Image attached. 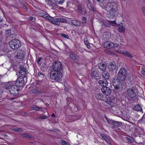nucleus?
Returning a JSON list of instances; mask_svg holds the SVG:
<instances>
[{
  "label": "nucleus",
  "mask_w": 145,
  "mask_h": 145,
  "mask_svg": "<svg viewBox=\"0 0 145 145\" xmlns=\"http://www.w3.org/2000/svg\"><path fill=\"white\" fill-rule=\"evenodd\" d=\"M78 11L80 13L82 12V8L81 6H79L78 7Z\"/></svg>",
  "instance_id": "44"
},
{
  "label": "nucleus",
  "mask_w": 145,
  "mask_h": 145,
  "mask_svg": "<svg viewBox=\"0 0 145 145\" xmlns=\"http://www.w3.org/2000/svg\"><path fill=\"white\" fill-rule=\"evenodd\" d=\"M98 67L100 69L103 71L106 68V64L105 62H103L99 63L98 64Z\"/></svg>",
  "instance_id": "12"
},
{
  "label": "nucleus",
  "mask_w": 145,
  "mask_h": 145,
  "mask_svg": "<svg viewBox=\"0 0 145 145\" xmlns=\"http://www.w3.org/2000/svg\"><path fill=\"white\" fill-rule=\"evenodd\" d=\"M61 143L63 145H70L68 143L65 141H62L61 142Z\"/></svg>",
  "instance_id": "39"
},
{
  "label": "nucleus",
  "mask_w": 145,
  "mask_h": 145,
  "mask_svg": "<svg viewBox=\"0 0 145 145\" xmlns=\"http://www.w3.org/2000/svg\"><path fill=\"white\" fill-rule=\"evenodd\" d=\"M106 86H102V88L101 89V91H106Z\"/></svg>",
  "instance_id": "50"
},
{
  "label": "nucleus",
  "mask_w": 145,
  "mask_h": 145,
  "mask_svg": "<svg viewBox=\"0 0 145 145\" xmlns=\"http://www.w3.org/2000/svg\"><path fill=\"white\" fill-rule=\"evenodd\" d=\"M53 71H52L61 72L62 69L61 63L59 61L55 62L53 65Z\"/></svg>",
  "instance_id": "7"
},
{
  "label": "nucleus",
  "mask_w": 145,
  "mask_h": 145,
  "mask_svg": "<svg viewBox=\"0 0 145 145\" xmlns=\"http://www.w3.org/2000/svg\"><path fill=\"white\" fill-rule=\"evenodd\" d=\"M40 92L41 91H33V93L38 94H40Z\"/></svg>",
  "instance_id": "52"
},
{
  "label": "nucleus",
  "mask_w": 145,
  "mask_h": 145,
  "mask_svg": "<svg viewBox=\"0 0 145 145\" xmlns=\"http://www.w3.org/2000/svg\"><path fill=\"white\" fill-rule=\"evenodd\" d=\"M113 125L112 128L114 131H116L117 130H119V127L122 125V123L120 122H117L114 121L113 123L112 124Z\"/></svg>",
  "instance_id": "9"
},
{
  "label": "nucleus",
  "mask_w": 145,
  "mask_h": 145,
  "mask_svg": "<svg viewBox=\"0 0 145 145\" xmlns=\"http://www.w3.org/2000/svg\"><path fill=\"white\" fill-rule=\"evenodd\" d=\"M24 52H18L16 55L17 57L19 59H22L24 56Z\"/></svg>",
  "instance_id": "21"
},
{
  "label": "nucleus",
  "mask_w": 145,
  "mask_h": 145,
  "mask_svg": "<svg viewBox=\"0 0 145 145\" xmlns=\"http://www.w3.org/2000/svg\"><path fill=\"white\" fill-rule=\"evenodd\" d=\"M127 76L126 70L123 68H121L118 73V77L119 78H122V80H123L126 78Z\"/></svg>",
  "instance_id": "8"
},
{
  "label": "nucleus",
  "mask_w": 145,
  "mask_h": 145,
  "mask_svg": "<svg viewBox=\"0 0 145 145\" xmlns=\"http://www.w3.org/2000/svg\"><path fill=\"white\" fill-rule=\"evenodd\" d=\"M103 8L111 15L110 16H108L109 17H112L117 11V5L115 3L108 1L103 5Z\"/></svg>",
  "instance_id": "3"
},
{
  "label": "nucleus",
  "mask_w": 145,
  "mask_h": 145,
  "mask_svg": "<svg viewBox=\"0 0 145 145\" xmlns=\"http://www.w3.org/2000/svg\"><path fill=\"white\" fill-rule=\"evenodd\" d=\"M9 46L12 49H16L20 46V41L18 39H13L9 42Z\"/></svg>",
  "instance_id": "6"
},
{
  "label": "nucleus",
  "mask_w": 145,
  "mask_h": 145,
  "mask_svg": "<svg viewBox=\"0 0 145 145\" xmlns=\"http://www.w3.org/2000/svg\"><path fill=\"white\" fill-rule=\"evenodd\" d=\"M128 120H130V119H129V118H127V122H129L131 123V122H130V121H129Z\"/></svg>",
  "instance_id": "60"
},
{
  "label": "nucleus",
  "mask_w": 145,
  "mask_h": 145,
  "mask_svg": "<svg viewBox=\"0 0 145 145\" xmlns=\"http://www.w3.org/2000/svg\"><path fill=\"white\" fill-rule=\"evenodd\" d=\"M65 1V0H54L55 2L59 5H62Z\"/></svg>",
  "instance_id": "26"
},
{
  "label": "nucleus",
  "mask_w": 145,
  "mask_h": 145,
  "mask_svg": "<svg viewBox=\"0 0 145 145\" xmlns=\"http://www.w3.org/2000/svg\"><path fill=\"white\" fill-rule=\"evenodd\" d=\"M133 57V55L127 52V57H129L130 58H132Z\"/></svg>",
  "instance_id": "40"
},
{
  "label": "nucleus",
  "mask_w": 145,
  "mask_h": 145,
  "mask_svg": "<svg viewBox=\"0 0 145 145\" xmlns=\"http://www.w3.org/2000/svg\"><path fill=\"white\" fill-rule=\"evenodd\" d=\"M45 2L48 5L52 6L53 7H56L57 5L54 2H53L52 0H45Z\"/></svg>",
  "instance_id": "15"
},
{
  "label": "nucleus",
  "mask_w": 145,
  "mask_h": 145,
  "mask_svg": "<svg viewBox=\"0 0 145 145\" xmlns=\"http://www.w3.org/2000/svg\"><path fill=\"white\" fill-rule=\"evenodd\" d=\"M20 72H21L22 71L23 72H24V73H26L27 70L26 68H24V67L22 66H21L20 68Z\"/></svg>",
  "instance_id": "30"
},
{
  "label": "nucleus",
  "mask_w": 145,
  "mask_h": 145,
  "mask_svg": "<svg viewBox=\"0 0 145 145\" xmlns=\"http://www.w3.org/2000/svg\"><path fill=\"white\" fill-rule=\"evenodd\" d=\"M99 75V72L96 70L92 72L91 73V76L93 78H95Z\"/></svg>",
  "instance_id": "16"
},
{
  "label": "nucleus",
  "mask_w": 145,
  "mask_h": 145,
  "mask_svg": "<svg viewBox=\"0 0 145 145\" xmlns=\"http://www.w3.org/2000/svg\"><path fill=\"white\" fill-rule=\"evenodd\" d=\"M110 110L111 112L114 114L115 115H117L119 111L118 109H117L116 108L115 106H112L111 107H110Z\"/></svg>",
  "instance_id": "13"
},
{
  "label": "nucleus",
  "mask_w": 145,
  "mask_h": 145,
  "mask_svg": "<svg viewBox=\"0 0 145 145\" xmlns=\"http://www.w3.org/2000/svg\"><path fill=\"white\" fill-rule=\"evenodd\" d=\"M96 97L98 99L102 100H103V95L102 94L99 93H97L96 95Z\"/></svg>",
  "instance_id": "23"
},
{
  "label": "nucleus",
  "mask_w": 145,
  "mask_h": 145,
  "mask_svg": "<svg viewBox=\"0 0 145 145\" xmlns=\"http://www.w3.org/2000/svg\"><path fill=\"white\" fill-rule=\"evenodd\" d=\"M86 18L84 17H83L82 19V22L83 25L86 26Z\"/></svg>",
  "instance_id": "28"
},
{
  "label": "nucleus",
  "mask_w": 145,
  "mask_h": 145,
  "mask_svg": "<svg viewBox=\"0 0 145 145\" xmlns=\"http://www.w3.org/2000/svg\"><path fill=\"white\" fill-rule=\"evenodd\" d=\"M13 131L17 132H22L23 131V129L22 128H14L13 129Z\"/></svg>",
  "instance_id": "33"
},
{
  "label": "nucleus",
  "mask_w": 145,
  "mask_h": 145,
  "mask_svg": "<svg viewBox=\"0 0 145 145\" xmlns=\"http://www.w3.org/2000/svg\"><path fill=\"white\" fill-rule=\"evenodd\" d=\"M129 95V97L132 98L135 96L136 94L134 93V91H130Z\"/></svg>",
  "instance_id": "25"
},
{
  "label": "nucleus",
  "mask_w": 145,
  "mask_h": 145,
  "mask_svg": "<svg viewBox=\"0 0 145 145\" xmlns=\"http://www.w3.org/2000/svg\"><path fill=\"white\" fill-rule=\"evenodd\" d=\"M127 141L129 142L130 143H132L134 142V140L133 139H131L130 138H127Z\"/></svg>",
  "instance_id": "43"
},
{
  "label": "nucleus",
  "mask_w": 145,
  "mask_h": 145,
  "mask_svg": "<svg viewBox=\"0 0 145 145\" xmlns=\"http://www.w3.org/2000/svg\"><path fill=\"white\" fill-rule=\"evenodd\" d=\"M61 36L65 39H68L69 38L68 36L67 35L64 34H61Z\"/></svg>",
  "instance_id": "41"
},
{
  "label": "nucleus",
  "mask_w": 145,
  "mask_h": 145,
  "mask_svg": "<svg viewBox=\"0 0 145 145\" xmlns=\"http://www.w3.org/2000/svg\"><path fill=\"white\" fill-rule=\"evenodd\" d=\"M101 137L105 140L108 144H110L111 143L110 140L104 134L101 133L100 134Z\"/></svg>",
  "instance_id": "14"
},
{
  "label": "nucleus",
  "mask_w": 145,
  "mask_h": 145,
  "mask_svg": "<svg viewBox=\"0 0 145 145\" xmlns=\"http://www.w3.org/2000/svg\"><path fill=\"white\" fill-rule=\"evenodd\" d=\"M99 84L102 86H106L108 85V83L106 80L103 81L100 80L98 81Z\"/></svg>",
  "instance_id": "18"
},
{
  "label": "nucleus",
  "mask_w": 145,
  "mask_h": 145,
  "mask_svg": "<svg viewBox=\"0 0 145 145\" xmlns=\"http://www.w3.org/2000/svg\"><path fill=\"white\" fill-rule=\"evenodd\" d=\"M141 72L143 75L145 76V66H143L142 67Z\"/></svg>",
  "instance_id": "35"
},
{
  "label": "nucleus",
  "mask_w": 145,
  "mask_h": 145,
  "mask_svg": "<svg viewBox=\"0 0 145 145\" xmlns=\"http://www.w3.org/2000/svg\"><path fill=\"white\" fill-rule=\"evenodd\" d=\"M124 25L123 24L120 25L118 26V29L119 31L120 32H123L124 31L125 29Z\"/></svg>",
  "instance_id": "19"
},
{
  "label": "nucleus",
  "mask_w": 145,
  "mask_h": 145,
  "mask_svg": "<svg viewBox=\"0 0 145 145\" xmlns=\"http://www.w3.org/2000/svg\"><path fill=\"white\" fill-rule=\"evenodd\" d=\"M106 102L109 105L111 104V103H112L111 101L108 100V99L107 100Z\"/></svg>",
  "instance_id": "54"
},
{
  "label": "nucleus",
  "mask_w": 145,
  "mask_h": 145,
  "mask_svg": "<svg viewBox=\"0 0 145 145\" xmlns=\"http://www.w3.org/2000/svg\"><path fill=\"white\" fill-rule=\"evenodd\" d=\"M33 110L36 111H41V110L42 109V108L41 107L38 106H35L32 107Z\"/></svg>",
  "instance_id": "24"
},
{
  "label": "nucleus",
  "mask_w": 145,
  "mask_h": 145,
  "mask_svg": "<svg viewBox=\"0 0 145 145\" xmlns=\"http://www.w3.org/2000/svg\"><path fill=\"white\" fill-rule=\"evenodd\" d=\"M129 90H130L131 91H135L136 90H138V89H137V88H136V87H133V88H132L131 89H130V88H129Z\"/></svg>",
  "instance_id": "48"
},
{
  "label": "nucleus",
  "mask_w": 145,
  "mask_h": 145,
  "mask_svg": "<svg viewBox=\"0 0 145 145\" xmlns=\"http://www.w3.org/2000/svg\"><path fill=\"white\" fill-rule=\"evenodd\" d=\"M69 55L70 57L73 59H75V56H74V54H73L72 53H70L69 54Z\"/></svg>",
  "instance_id": "46"
},
{
  "label": "nucleus",
  "mask_w": 145,
  "mask_h": 145,
  "mask_svg": "<svg viewBox=\"0 0 145 145\" xmlns=\"http://www.w3.org/2000/svg\"><path fill=\"white\" fill-rule=\"evenodd\" d=\"M102 93L106 96L109 95L111 93V91H102Z\"/></svg>",
  "instance_id": "34"
},
{
  "label": "nucleus",
  "mask_w": 145,
  "mask_h": 145,
  "mask_svg": "<svg viewBox=\"0 0 145 145\" xmlns=\"http://www.w3.org/2000/svg\"><path fill=\"white\" fill-rule=\"evenodd\" d=\"M11 30L10 29H8L7 30V31H6V34L7 35L8 37V36H11V35H12L13 33H12L11 34Z\"/></svg>",
  "instance_id": "32"
},
{
  "label": "nucleus",
  "mask_w": 145,
  "mask_h": 145,
  "mask_svg": "<svg viewBox=\"0 0 145 145\" xmlns=\"http://www.w3.org/2000/svg\"><path fill=\"white\" fill-rule=\"evenodd\" d=\"M48 117V116L43 115L40 116L39 117V119H47Z\"/></svg>",
  "instance_id": "36"
},
{
  "label": "nucleus",
  "mask_w": 145,
  "mask_h": 145,
  "mask_svg": "<svg viewBox=\"0 0 145 145\" xmlns=\"http://www.w3.org/2000/svg\"><path fill=\"white\" fill-rule=\"evenodd\" d=\"M62 76L61 72L52 71L50 73V77L51 80L56 81L60 80Z\"/></svg>",
  "instance_id": "5"
},
{
  "label": "nucleus",
  "mask_w": 145,
  "mask_h": 145,
  "mask_svg": "<svg viewBox=\"0 0 145 145\" xmlns=\"http://www.w3.org/2000/svg\"><path fill=\"white\" fill-rule=\"evenodd\" d=\"M142 10L144 15L145 16V7H142Z\"/></svg>",
  "instance_id": "51"
},
{
  "label": "nucleus",
  "mask_w": 145,
  "mask_h": 145,
  "mask_svg": "<svg viewBox=\"0 0 145 145\" xmlns=\"http://www.w3.org/2000/svg\"><path fill=\"white\" fill-rule=\"evenodd\" d=\"M107 53L108 54H112V53L109 50L107 51Z\"/></svg>",
  "instance_id": "56"
},
{
  "label": "nucleus",
  "mask_w": 145,
  "mask_h": 145,
  "mask_svg": "<svg viewBox=\"0 0 145 145\" xmlns=\"http://www.w3.org/2000/svg\"><path fill=\"white\" fill-rule=\"evenodd\" d=\"M114 21H112V22H111V23H114Z\"/></svg>",
  "instance_id": "64"
},
{
  "label": "nucleus",
  "mask_w": 145,
  "mask_h": 145,
  "mask_svg": "<svg viewBox=\"0 0 145 145\" xmlns=\"http://www.w3.org/2000/svg\"><path fill=\"white\" fill-rule=\"evenodd\" d=\"M142 120H145V117L143 118L142 119Z\"/></svg>",
  "instance_id": "61"
},
{
  "label": "nucleus",
  "mask_w": 145,
  "mask_h": 145,
  "mask_svg": "<svg viewBox=\"0 0 145 145\" xmlns=\"http://www.w3.org/2000/svg\"><path fill=\"white\" fill-rule=\"evenodd\" d=\"M28 138H27L28 139H33L34 138V137H33L31 136V135H29V136H28Z\"/></svg>",
  "instance_id": "53"
},
{
  "label": "nucleus",
  "mask_w": 145,
  "mask_h": 145,
  "mask_svg": "<svg viewBox=\"0 0 145 145\" xmlns=\"http://www.w3.org/2000/svg\"><path fill=\"white\" fill-rule=\"evenodd\" d=\"M133 110L137 111H140L142 110L141 106L139 105H135L133 108Z\"/></svg>",
  "instance_id": "22"
},
{
  "label": "nucleus",
  "mask_w": 145,
  "mask_h": 145,
  "mask_svg": "<svg viewBox=\"0 0 145 145\" xmlns=\"http://www.w3.org/2000/svg\"><path fill=\"white\" fill-rule=\"evenodd\" d=\"M38 74L39 76L40 77L43 78L44 77V74L40 72H39L38 73Z\"/></svg>",
  "instance_id": "47"
},
{
  "label": "nucleus",
  "mask_w": 145,
  "mask_h": 145,
  "mask_svg": "<svg viewBox=\"0 0 145 145\" xmlns=\"http://www.w3.org/2000/svg\"><path fill=\"white\" fill-rule=\"evenodd\" d=\"M128 78L127 79V81H129L130 82L131 84H133V82L135 77L133 76V75L131 74H128Z\"/></svg>",
  "instance_id": "17"
},
{
  "label": "nucleus",
  "mask_w": 145,
  "mask_h": 145,
  "mask_svg": "<svg viewBox=\"0 0 145 145\" xmlns=\"http://www.w3.org/2000/svg\"><path fill=\"white\" fill-rule=\"evenodd\" d=\"M19 91H9L10 93L13 95H16L19 94Z\"/></svg>",
  "instance_id": "31"
},
{
  "label": "nucleus",
  "mask_w": 145,
  "mask_h": 145,
  "mask_svg": "<svg viewBox=\"0 0 145 145\" xmlns=\"http://www.w3.org/2000/svg\"><path fill=\"white\" fill-rule=\"evenodd\" d=\"M86 46L87 48L88 49H90V45L89 44H86Z\"/></svg>",
  "instance_id": "55"
},
{
  "label": "nucleus",
  "mask_w": 145,
  "mask_h": 145,
  "mask_svg": "<svg viewBox=\"0 0 145 145\" xmlns=\"http://www.w3.org/2000/svg\"><path fill=\"white\" fill-rule=\"evenodd\" d=\"M102 76L105 80L108 79L110 76L109 73L107 72H104L102 73Z\"/></svg>",
  "instance_id": "20"
},
{
  "label": "nucleus",
  "mask_w": 145,
  "mask_h": 145,
  "mask_svg": "<svg viewBox=\"0 0 145 145\" xmlns=\"http://www.w3.org/2000/svg\"><path fill=\"white\" fill-rule=\"evenodd\" d=\"M107 122L108 123H112V124L114 121L112 120H110L109 119H106Z\"/></svg>",
  "instance_id": "42"
},
{
  "label": "nucleus",
  "mask_w": 145,
  "mask_h": 145,
  "mask_svg": "<svg viewBox=\"0 0 145 145\" xmlns=\"http://www.w3.org/2000/svg\"><path fill=\"white\" fill-rule=\"evenodd\" d=\"M117 52L125 56H126L127 55V52L126 51L120 50V51L118 50Z\"/></svg>",
  "instance_id": "29"
},
{
  "label": "nucleus",
  "mask_w": 145,
  "mask_h": 145,
  "mask_svg": "<svg viewBox=\"0 0 145 145\" xmlns=\"http://www.w3.org/2000/svg\"><path fill=\"white\" fill-rule=\"evenodd\" d=\"M120 79L116 78L114 79L113 80V85L114 88L116 89H118V86L120 84H117V83H119L120 81Z\"/></svg>",
  "instance_id": "11"
},
{
  "label": "nucleus",
  "mask_w": 145,
  "mask_h": 145,
  "mask_svg": "<svg viewBox=\"0 0 145 145\" xmlns=\"http://www.w3.org/2000/svg\"><path fill=\"white\" fill-rule=\"evenodd\" d=\"M51 116L52 117H54V118L55 117V114L54 113H52V114H51Z\"/></svg>",
  "instance_id": "57"
},
{
  "label": "nucleus",
  "mask_w": 145,
  "mask_h": 145,
  "mask_svg": "<svg viewBox=\"0 0 145 145\" xmlns=\"http://www.w3.org/2000/svg\"><path fill=\"white\" fill-rule=\"evenodd\" d=\"M108 67L110 71H113L116 68L115 63L114 62L110 63Z\"/></svg>",
  "instance_id": "10"
},
{
  "label": "nucleus",
  "mask_w": 145,
  "mask_h": 145,
  "mask_svg": "<svg viewBox=\"0 0 145 145\" xmlns=\"http://www.w3.org/2000/svg\"><path fill=\"white\" fill-rule=\"evenodd\" d=\"M22 135L24 137H25L26 138H28L29 136V135H28L27 133H24Z\"/></svg>",
  "instance_id": "49"
},
{
  "label": "nucleus",
  "mask_w": 145,
  "mask_h": 145,
  "mask_svg": "<svg viewBox=\"0 0 145 145\" xmlns=\"http://www.w3.org/2000/svg\"><path fill=\"white\" fill-rule=\"evenodd\" d=\"M97 1H104L105 0H97Z\"/></svg>",
  "instance_id": "59"
},
{
  "label": "nucleus",
  "mask_w": 145,
  "mask_h": 145,
  "mask_svg": "<svg viewBox=\"0 0 145 145\" xmlns=\"http://www.w3.org/2000/svg\"><path fill=\"white\" fill-rule=\"evenodd\" d=\"M30 19L31 20H32L33 19V18L32 17H31L30 18Z\"/></svg>",
  "instance_id": "62"
},
{
  "label": "nucleus",
  "mask_w": 145,
  "mask_h": 145,
  "mask_svg": "<svg viewBox=\"0 0 145 145\" xmlns=\"http://www.w3.org/2000/svg\"><path fill=\"white\" fill-rule=\"evenodd\" d=\"M110 88H109L106 87V91H109L110 90Z\"/></svg>",
  "instance_id": "58"
},
{
  "label": "nucleus",
  "mask_w": 145,
  "mask_h": 145,
  "mask_svg": "<svg viewBox=\"0 0 145 145\" xmlns=\"http://www.w3.org/2000/svg\"><path fill=\"white\" fill-rule=\"evenodd\" d=\"M24 84V78L22 77H18L15 81L10 82L5 84L4 87L6 89L9 91H18L21 89L19 88L23 86Z\"/></svg>",
  "instance_id": "1"
},
{
  "label": "nucleus",
  "mask_w": 145,
  "mask_h": 145,
  "mask_svg": "<svg viewBox=\"0 0 145 145\" xmlns=\"http://www.w3.org/2000/svg\"><path fill=\"white\" fill-rule=\"evenodd\" d=\"M84 42L85 45L89 44V42L87 39L86 38H85L84 39Z\"/></svg>",
  "instance_id": "45"
},
{
  "label": "nucleus",
  "mask_w": 145,
  "mask_h": 145,
  "mask_svg": "<svg viewBox=\"0 0 145 145\" xmlns=\"http://www.w3.org/2000/svg\"><path fill=\"white\" fill-rule=\"evenodd\" d=\"M103 46L107 48L114 49L116 50H118L120 48L118 44L109 41L105 42L103 44Z\"/></svg>",
  "instance_id": "4"
},
{
  "label": "nucleus",
  "mask_w": 145,
  "mask_h": 145,
  "mask_svg": "<svg viewBox=\"0 0 145 145\" xmlns=\"http://www.w3.org/2000/svg\"><path fill=\"white\" fill-rule=\"evenodd\" d=\"M67 101L69 103H73L72 99L70 97H68L66 99Z\"/></svg>",
  "instance_id": "38"
},
{
  "label": "nucleus",
  "mask_w": 145,
  "mask_h": 145,
  "mask_svg": "<svg viewBox=\"0 0 145 145\" xmlns=\"http://www.w3.org/2000/svg\"><path fill=\"white\" fill-rule=\"evenodd\" d=\"M72 24L76 26H78L79 25V22L76 20H73L71 21Z\"/></svg>",
  "instance_id": "27"
},
{
  "label": "nucleus",
  "mask_w": 145,
  "mask_h": 145,
  "mask_svg": "<svg viewBox=\"0 0 145 145\" xmlns=\"http://www.w3.org/2000/svg\"><path fill=\"white\" fill-rule=\"evenodd\" d=\"M105 118L106 119H106H108L107 118V117L106 116H105Z\"/></svg>",
  "instance_id": "63"
},
{
  "label": "nucleus",
  "mask_w": 145,
  "mask_h": 145,
  "mask_svg": "<svg viewBox=\"0 0 145 145\" xmlns=\"http://www.w3.org/2000/svg\"><path fill=\"white\" fill-rule=\"evenodd\" d=\"M39 15L48 20L52 24L57 25H59L60 22L66 23L67 22V20L65 19L61 18H54L50 16L48 14L43 13H40L39 14Z\"/></svg>",
  "instance_id": "2"
},
{
  "label": "nucleus",
  "mask_w": 145,
  "mask_h": 145,
  "mask_svg": "<svg viewBox=\"0 0 145 145\" xmlns=\"http://www.w3.org/2000/svg\"><path fill=\"white\" fill-rule=\"evenodd\" d=\"M42 59V58L41 57L39 58L37 60L36 62H37L38 64L39 65H41V60Z\"/></svg>",
  "instance_id": "37"
}]
</instances>
